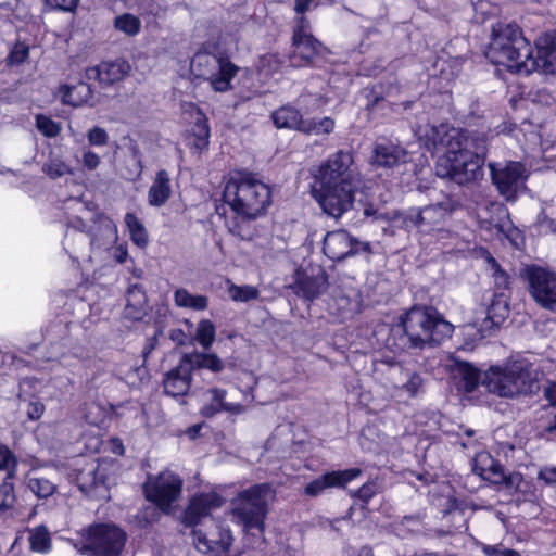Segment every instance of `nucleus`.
Segmentation results:
<instances>
[{
    "mask_svg": "<svg viewBox=\"0 0 556 556\" xmlns=\"http://www.w3.org/2000/svg\"><path fill=\"white\" fill-rule=\"evenodd\" d=\"M433 142L444 150L435 172L458 185L476 181L483 176L488 139L484 134L441 125L433 129Z\"/></svg>",
    "mask_w": 556,
    "mask_h": 556,
    "instance_id": "obj_1",
    "label": "nucleus"
},
{
    "mask_svg": "<svg viewBox=\"0 0 556 556\" xmlns=\"http://www.w3.org/2000/svg\"><path fill=\"white\" fill-rule=\"evenodd\" d=\"M224 202L243 222L262 216L271 203L270 188L248 172L229 175L223 191Z\"/></svg>",
    "mask_w": 556,
    "mask_h": 556,
    "instance_id": "obj_2",
    "label": "nucleus"
},
{
    "mask_svg": "<svg viewBox=\"0 0 556 556\" xmlns=\"http://www.w3.org/2000/svg\"><path fill=\"white\" fill-rule=\"evenodd\" d=\"M490 61L505 66L519 75L533 73V62L530 56V42L522 36L515 23L498 22L492 27V39L486 51Z\"/></svg>",
    "mask_w": 556,
    "mask_h": 556,
    "instance_id": "obj_3",
    "label": "nucleus"
},
{
    "mask_svg": "<svg viewBox=\"0 0 556 556\" xmlns=\"http://www.w3.org/2000/svg\"><path fill=\"white\" fill-rule=\"evenodd\" d=\"M406 344L424 350L440 344L453 333L454 326L432 306H413L401 317Z\"/></svg>",
    "mask_w": 556,
    "mask_h": 556,
    "instance_id": "obj_4",
    "label": "nucleus"
},
{
    "mask_svg": "<svg viewBox=\"0 0 556 556\" xmlns=\"http://www.w3.org/2000/svg\"><path fill=\"white\" fill-rule=\"evenodd\" d=\"M482 384L489 392L501 397H517L536 393L540 382L529 363L508 362L504 366H492L485 372Z\"/></svg>",
    "mask_w": 556,
    "mask_h": 556,
    "instance_id": "obj_5",
    "label": "nucleus"
},
{
    "mask_svg": "<svg viewBox=\"0 0 556 556\" xmlns=\"http://www.w3.org/2000/svg\"><path fill=\"white\" fill-rule=\"evenodd\" d=\"M273 489L267 483L253 485L238 494L232 501V515L245 531L256 530L258 534L264 530V517Z\"/></svg>",
    "mask_w": 556,
    "mask_h": 556,
    "instance_id": "obj_6",
    "label": "nucleus"
},
{
    "mask_svg": "<svg viewBox=\"0 0 556 556\" xmlns=\"http://www.w3.org/2000/svg\"><path fill=\"white\" fill-rule=\"evenodd\" d=\"M457 202L450 195L441 201L431 203L421 208H412L405 223L416 227L422 233H446L445 225L457 207Z\"/></svg>",
    "mask_w": 556,
    "mask_h": 556,
    "instance_id": "obj_7",
    "label": "nucleus"
},
{
    "mask_svg": "<svg viewBox=\"0 0 556 556\" xmlns=\"http://www.w3.org/2000/svg\"><path fill=\"white\" fill-rule=\"evenodd\" d=\"M318 185L358 186L359 174L349 151H337L328 156L314 172Z\"/></svg>",
    "mask_w": 556,
    "mask_h": 556,
    "instance_id": "obj_8",
    "label": "nucleus"
},
{
    "mask_svg": "<svg viewBox=\"0 0 556 556\" xmlns=\"http://www.w3.org/2000/svg\"><path fill=\"white\" fill-rule=\"evenodd\" d=\"M126 542V533L115 525L99 523L89 527L79 548L94 556H119Z\"/></svg>",
    "mask_w": 556,
    "mask_h": 556,
    "instance_id": "obj_9",
    "label": "nucleus"
},
{
    "mask_svg": "<svg viewBox=\"0 0 556 556\" xmlns=\"http://www.w3.org/2000/svg\"><path fill=\"white\" fill-rule=\"evenodd\" d=\"M143 489L149 502L164 514H170L173 505L181 496L182 479L169 470H164L157 476H149Z\"/></svg>",
    "mask_w": 556,
    "mask_h": 556,
    "instance_id": "obj_10",
    "label": "nucleus"
},
{
    "mask_svg": "<svg viewBox=\"0 0 556 556\" xmlns=\"http://www.w3.org/2000/svg\"><path fill=\"white\" fill-rule=\"evenodd\" d=\"M491 179L497 191L507 201H515L518 192L525 187L527 169L520 162L489 163Z\"/></svg>",
    "mask_w": 556,
    "mask_h": 556,
    "instance_id": "obj_11",
    "label": "nucleus"
},
{
    "mask_svg": "<svg viewBox=\"0 0 556 556\" xmlns=\"http://www.w3.org/2000/svg\"><path fill=\"white\" fill-rule=\"evenodd\" d=\"M528 290L533 300L543 308L556 313V274L540 266L531 265L522 269Z\"/></svg>",
    "mask_w": 556,
    "mask_h": 556,
    "instance_id": "obj_12",
    "label": "nucleus"
},
{
    "mask_svg": "<svg viewBox=\"0 0 556 556\" xmlns=\"http://www.w3.org/2000/svg\"><path fill=\"white\" fill-rule=\"evenodd\" d=\"M357 188L358 186L319 185L313 193L327 215L339 218L352 207Z\"/></svg>",
    "mask_w": 556,
    "mask_h": 556,
    "instance_id": "obj_13",
    "label": "nucleus"
},
{
    "mask_svg": "<svg viewBox=\"0 0 556 556\" xmlns=\"http://www.w3.org/2000/svg\"><path fill=\"white\" fill-rule=\"evenodd\" d=\"M208 526L192 530L193 544L195 548L203 554H214L219 556L227 553L233 542V536L229 528L210 519Z\"/></svg>",
    "mask_w": 556,
    "mask_h": 556,
    "instance_id": "obj_14",
    "label": "nucleus"
},
{
    "mask_svg": "<svg viewBox=\"0 0 556 556\" xmlns=\"http://www.w3.org/2000/svg\"><path fill=\"white\" fill-rule=\"evenodd\" d=\"M325 255L332 261H342L359 253H370L369 242H362L353 238L345 230L329 231L323 242Z\"/></svg>",
    "mask_w": 556,
    "mask_h": 556,
    "instance_id": "obj_15",
    "label": "nucleus"
},
{
    "mask_svg": "<svg viewBox=\"0 0 556 556\" xmlns=\"http://www.w3.org/2000/svg\"><path fill=\"white\" fill-rule=\"evenodd\" d=\"M391 394L396 399L410 400L425 391V378L412 368L395 366L390 372Z\"/></svg>",
    "mask_w": 556,
    "mask_h": 556,
    "instance_id": "obj_16",
    "label": "nucleus"
},
{
    "mask_svg": "<svg viewBox=\"0 0 556 556\" xmlns=\"http://www.w3.org/2000/svg\"><path fill=\"white\" fill-rule=\"evenodd\" d=\"M92 225L88 226L81 217L77 218V225L81 231L88 232L90 244L99 249H106L117 241V228L111 218L103 214H94L91 218Z\"/></svg>",
    "mask_w": 556,
    "mask_h": 556,
    "instance_id": "obj_17",
    "label": "nucleus"
},
{
    "mask_svg": "<svg viewBox=\"0 0 556 556\" xmlns=\"http://www.w3.org/2000/svg\"><path fill=\"white\" fill-rule=\"evenodd\" d=\"M535 51L530 46V56L527 61L533 62V72L539 71L544 74L556 73V31H547L535 40Z\"/></svg>",
    "mask_w": 556,
    "mask_h": 556,
    "instance_id": "obj_18",
    "label": "nucleus"
},
{
    "mask_svg": "<svg viewBox=\"0 0 556 556\" xmlns=\"http://www.w3.org/2000/svg\"><path fill=\"white\" fill-rule=\"evenodd\" d=\"M224 500L214 492L194 495L185 510L182 522L187 527H198L213 509L219 508Z\"/></svg>",
    "mask_w": 556,
    "mask_h": 556,
    "instance_id": "obj_19",
    "label": "nucleus"
},
{
    "mask_svg": "<svg viewBox=\"0 0 556 556\" xmlns=\"http://www.w3.org/2000/svg\"><path fill=\"white\" fill-rule=\"evenodd\" d=\"M192 372V365L184 355L179 364L164 376V392L173 397L187 395L191 387Z\"/></svg>",
    "mask_w": 556,
    "mask_h": 556,
    "instance_id": "obj_20",
    "label": "nucleus"
},
{
    "mask_svg": "<svg viewBox=\"0 0 556 556\" xmlns=\"http://www.w3.org/2000/svg\"><path fill=\"white\" fill-rule=\"evenodd\" d=\"M293 51L290 54V63L292 66L302 67L311 64L313 60L321 55L326 48L313 36L292 37Z\"/></svg>",
    "mask_w": 556,
    "mask_h": 556,
    "instance_id": "obj_21",
    "label": "nucleus"
},
{
    "mask_svg": "<svg viewBox=\"0 0 556 556\" xmlns=\"http://www.w3.org/2000/svg\"><path fill=\"white\" fill-rule=\"evenodd\" d=\"M129 72V63L123 59H116L87 68L85 76L89 80H99L101 84L110 85L123 80Z\"/></svg>",
    "mask_w": 556,
    "mask_h": 556,
    "instance_id": "obj_22",
    "label": "nucleus"
},
{
    "mask_svg": "<svg viewBox=\"0 0 556 556\" xmlns=\"http://www.w3.org/2000/svg\"><path fill=\"white\" fill-rule=\"evenodd\" d=\"M362 470L358 468H350L345 470H337L327 472L317 479L311 481L305 486V494L308 496H317L320 494L324 490L328 488H342L348 482L354 480L358 476H361Z\"/></svg>",
    "mask_w": 556,
    "mask_h": 556,
    "instance_id": "obj_23",
    "label": "nucleus"
},
{
    "mask_svg": "<svg viewBox=\"0 0 556 556\" xmlns=\"http://www.w3.org/2000/svg\"><path fill=\"white\" fill-rule=\"evenodd\" d=\"M408 160V152L392 142L377 143L374 150V161L380 167L393 168L405 164Z\"/></svg>",
    "mask_w": 556,
    "mask_h": 556,
    "instance_id": "obj_24",
    "label": "nucleus"
},
{
    "mask_svg": "<svg viewBox=\"0 0 556 556\" xmlns=\"http://www.w3.org/2000/svg\"><path fill=\"white\" fill-rule=\"evenodd\" d=\"M191 116L193 125L189 135V146L193 149L194 153L200 155L203 151L207 150L210 143L208 119L199 109H195Z\"/></svg>",
    "mask_w": 556,
    "mask_h": 556,
    "instance_id": "obj_25",
    "label": "nucleus"
},
{
    "mask_svg": "<svg viewBox=\"0 0 556 556\" xmlns=\"http://www.w3.org/2000/svg\"><path fill=\"white\" fill-rule=\"evenodd\" d=\"M239 72V67L227 56H224L216 66L212 76L207 77L211 88L215 92H227L233 88L232 79Z\"/></svg>",
    "mask_w": 556,
    "mask_h": 556,
    "instance_id": "obj_26",
    "label": "nucleus"
},
{
    "mask_svg": "<svg viewBox=\"0 0 556 556\" xmlns=\"http://www.w3.org/2000/svg\"><path fill=\"white\" fill-rule=\"evenodd\" d=\"M147 314V295L142 286L130 285L126 292L124 316L130 320H141Z\"/></svg>",
    "mask_w": 556,
    "mask_h": 556,
    "instance_id": "obj_27",
    "label": "nucleus"
},
{
    "mask_svg": "<svg viewBox=\"0 0 556 556\" xmlns=\"http://www.w3.org/2000/svg\"><path fill=\"white\" fill-rule=\"evenodd\" d=\"M211 395V402L203 406L202 414L205 417H212L218 413L227 412L231 414H241L244 412V406L239 403L227 402L226 390L212 388L207 391Z\"/></svg>",
    "mask_w": 556,
    "mask_h": 556,
    "instance_id": "obj_28",
    "label": "nucleus"
},
{
    "mask_svg": "<svg viewBox=\"0 0 556 556\" xmlns=\"http://www.w3.org/2000/svg\"><path fill=\"white\" fill-rule=\"evenodd\" d=\"M172 194L170 178L165 169H160L149 189V204L161 206L169 199Z\"/></svg>",
    "mask_w": 556,
    "mask_h": 556,
    "instance_id": "obj_29",
    "label": "nucleus"
},
{
    "mask_svg": "<svg viewBox=\"0 0 556 556\" xmlns=\"http://www.w3.org/2000/svg\"><path fill=\"white\" fill-rule=\"evenodd\" d=\"M224 58L222 54H214L207 51H199L191 59V72L199 78L207 79L212 76L218 66V62Z\"/></svg>",
    "mask_w": 556,
    "mask_h": 556,
    "instance_id": "obj_30",
    "label": "nucleus"
},
{
    "mask_svg": "<svg viewBox=\"0 0 556 556\" xmlns=\"http://www.w3.org/2000/svg\"><path fill=\"white\" fill-rule=\"evenodd\" d=\"M473 471L481 476L484 480L498 484L505 480L502 466L486 453L478 455Z\"/></svg>",
    "mask_w": 556,
    "mask_h": 556,
    "instance_id": "obj_31",
    "label": "nucleus"
},
{
    "mask_svg": "<svg viewBox=\"0 0 556 556\" xmlns=\"http://www.w3.org/2000/svg\"><path fill=\"white\" fill-rule=\"evenodd\" d=\"M62 102L72 106L87 104L92 99V89L87 83H78L75 86H64L61 88Z\"/></svg>",
    "mask_w": 556,
    "mask_h": 556,
    "instance_id": "obj_32",
    "label": "nucleus"
},
{
    "mask_svg": "<svg viewBox=\"0 0 556 556\" xmlns=\"http://www.w3.org/2000/svg\"><path fill=\"white\" fill-rule=\"evenodd\" d=\"M188 363L192 365V370L208 369L214 374L224 370L225 363L214 353L192 352L185 354Z\"/></svg>",
    "mask_w": 556,
    "mask_h": 556,
    "instance_id": "obj_33",
    "label": "nucleus"
},
{
    "mask_svg": "<svg viewBox=\"0 0 556 556\" xmlns=\"http://www.w3.org/2000/svg\"><path fill=\"white\" fill-rule=\"evenodd\" d=\"M271 118L275 126L278 128H289L299 131L302 130V124H304L305 121L302 118V115L299 112V110L291 105H285L277 109L271 114Z\"/></svg>",
    "mask_w": 556,
    "mask_h": 556,
    "instance_id": "obj_34",
    "label": "nucleus"
},
{
    "mask_svg": "<svg viewBox=\"0 0 556 556\" xmlns=\"http://www.w3.org/2000/svg\"><path fill=\"white\" fill-rule=\"evenodd\" d=\"M454 376L459 379V389L467 393L472 392L480 380V372L467 362H455Z\"/></svg>",
    "mask_w": 556,
    "mask_h": 556,
    "instance_id": "obj_35",
    "label": "nucleus"
},
{
    "mask_svg": "<svg viewBox=\"0 0 556 556\" xmlns=\"http://www.w3.org/2000/svg\"><path fill=\"white\" fill-rule=\"evenodd\" d=\"M174 302L178 307L193 311H205L208 306V299L205 295H194L188 290L179 288L174 292Z\"/></svg>",
    "mask_w": 556,
    "mask_h": 556,
    "instance_id": "obj_36",
    "label": "nucleus"
},
{
    "mask_svg": "<svg viewBox=\"0 0 556 556\" xmlns=\"http://www.w3.org/2000/svg\"><path fill=\"white\" fill-rule=\"evenodd\" d=\"M25 483L38 498H47L56 491V485L47 478L38 477L28 472L25 477Z\"/></svg>",
    "mask_w": 556,
    "mask_h": 556,
    "instance_id": "obj_37",
    "label": "nucleus"
},
{
    "mask_svg": "<svg viewBox=\"0 0 556 556\" xmlns=\"http://www.w3.org/2000/svg\"><path fill=\"white\" fill-rule=\"evenodd\" d=\"M77 482L83 492L90 493L92 490L103 484L104 481L102 477L97 475V467L88 465L77 473Z\"/></svg>",
    "mask_w": 556,
    "mask_h": 556,
    "instance_id": "obj_38",
    "label": "nucleus"
},
{
    "mask_svg": "<svg viewBox=\"0 0 556 556\" xmlns=\"http://www.w3.org/2000/svg\"><path fill=\"white\" fill-rule=\"evenodd\" d=\"M125 223L130 232L132 242L140 248L146 247L148 243V235L137 216L134 213H127L125 215Z\"/></svg>",
    "mask_w": 556,
    "mask_h": 556,
    "instance_id": "obj_39",
    "label": "nucleus"
},
{
    "mask_svg": "<svg viewBox=\"0 0 556 556\" xmlns=\"http://www.w3.org/2000/svg\"><path fill=\"white\" fill-rule=\"evenodd\" d=\"M228 296L235 302H249L260 296V291L253 286H237L228 281Z\"/></svg>",
    "mask_w": 556,
    "mask_h": 556,
    "instance_id": "obj_40",
    "label": "nucleus"
},
{
    "mask_svg": "<svg viewBox=\"0 0 556 556\" xmlns=\"http://www.w3.org/2000/svg\"><path fill=\"white\" fill-rule=\"evenodd\" d=\"M326 286L327 281L324 276L305 278L299 281V288L301 292L308 300L317 298L321 292L326 290Z\"/></svg>",
    "mask_w": 556,
    "mask_h": 556,
    "instance_id": "obj_41",
    "label": "nucleus"
},
{
    "mask_svg": "<svg viewBox=\"0 0 556 556\" xmlns=\"http://www.w3.org/2000/svg\"><path fill=\"white\" fill-rule=\"evenodd\" d=\"M215 334L216 329L211 320L203 319L198 324L195 339L204 350H208L212 346Z\"/></svg>",
    "mask_w": 556,
    "mask_h": 556,
    "instance_id": "obj_42",
    "label": "nucleus"
},
{
    "mask_svg": "<svg viewBox=\"0 0 556 556\" xmlns=\"http://www.w3.org/2000/svg\"><path fill=\"white\" fill-rule=\"evenodd\" d=\"M114 26L117 30L128 36H135L141 29V22L137 16L125 13L115 17Z\"/></svg>",
    "mask_w": 556,
    "mask_h": 556,
    "instance_id": "obj_43",
    "label": "nucleus"
},
{
    "mask_svg": "<svg viewBox=\"0 0 556 556\" xmlns=\"http://www.w3.org/2000/svg\"><path fill=\"white\" fill-rule=\"evenodd\" d=\"M334 128V122L330 117H324L320 121L305 119L302 124V132L308 135L330 134Z\"/></svg>",
    "mask_w": 556,
    "mask_h": 556,
    "instance_id": "obj_44",
    "label": "nucleus"
},
{
    "mask_svg": "<svg viewBox=\"0 0 556 556\" xmlns=\"http://www.w3.org/2000/svg\"><path fill=\"white\" fill-rule=\"evenodd\" d=\"M496 299L488 308V315L485 323H491L492 326H498L508 314V306L506 302L500 296L495 295Z\"/></svg>",
    "mask_w": 556,
    "mask_h": 556,
    "instance_id": "obj_45",
    "label": "nucleus"
},
{
    "mask_svg": "<svg viewBox=\"0 0 556 556\" xmlns=\"http://www.w3.org/2000/svg\"><path fill=\"white\" fill-rule=\"evenodd\" d=\"M16 502L14 484H0V517L13 509Z\"/></svg>",
    "mask_w": 556,
    "mask_h": 556,
    "instance_id": "obj_46",
    "label": "nucleus"
},
{
    "mask_svg": "<svg viewBox=\"0 0 556 556\" xmlns=\"http://www.w3.org/2000/svg\"><path fill=\"white\" fill-rule=\"evenodd\" d=\"M30 548L34 552L47 553L50 549L49 533L43 528L35 529L29 536Z\"/></svg>",
    "mask_w": 556,
    "mask_h": 556,
    "instance_id": "obj_47",
    "label": "nucleus"
},
{
    "mask_svg": "<svg viewBox=\"0 0 556 556\" xmlns=\"http://www.w3.org/2000/svg\"><path fill=\"white\" fill-rule=\"evenodd\" d=\"M36 127L43 136L49 138L56 137L61 131L59 123L42 114L36 116Z\"/></svg>",
    "mask_w": 556,
    "mask_h": 556,
    "instance_id": "obj_48",
    "label": "nucleus"
},
{
    "mask_svg": "<svg viewBox=\"0 0 556 556\" xmlns=\"http://www.w3.org/2000/svg\"><path fill=\"white\" fill-rule=\"evenodd\" d=\"M486 260L491 266L492 277L494 279V283L497 290H505L508 288L509 278L508 275L501 268L498 263L492 257L489 253H486Z\"/></svg>",
    "mask_w": 556,
    "mask_h": 556,
    "instance_id": "obj_49",
    "label": "nucleus"
},
{
    "mask_svg": "<svg viewBox=\"0 0 556 556\" xmlns=\"http://www.w3.org/2000/svg\"><path fill=\"white\" fill-rule=\"evenodd\" d=\"M43 173H46L50 178L56 179L68 173H71L70 167L60 159L51 157L42 167Z\"/></svg>",
    "mask_w": 556,
    "mask_h": 556,
    "instance_id": "obj_50",
    "label": "nucleus"
},
{
    "mask_svg": "<svg viewBox=\"0 0 556 556\" xmlns=\"http://www.w3.org/2000/svg\"><path fill=\"white\" fill-rule=\"evenodd\" d=\"M78 162L81 164L83 168L93 172L100 166L101 157L90 148H83L81 156L78 159Z\"/></svg>",
    "mask_w": 556,
    "mask_h": 556,
    "instance_id": "obj_51",
    "label": "nucleus"
},
{
    "mask_svg": "<svg viewBox=\"0 0 556 556\" xmlns=\"http://www.w3.org/2000/svg\"><path fill=\"white\" fill-rule=\"evenodd\" d=\"M87 140L91 147H103L109 142V134L104 128L94 126L88 130Z\"/></svg>",
    "mask_w": 556,
    "mask_h": 556,
    "instance_id": "obj_52",
    "label": "nucleus"
},
{
    "mask_svg": "<svg viewBox=\"0 0 556 556\" xmlns=\"http://www.w3.org/2000/svg\"><path fill=\"white\" fill-rule=\"evenodd\" d=\"M79 0H43V3L50 10H60L63 12H73Z\"/></svg>",
    "mask_w": 556,
    "mask_h": 556,
    "instance_id": "obj_53",
    "label": "nucleus"
},
{
    "mask_svg": "<svg viewBox=\"0 0 556 556\" xmlns=\"http://www.w3.org/2000/svg\"><path fill=\"white\" fill-rule=\"evenodd\" d=\"M482 552L485 556H520V554L510 548L504 547L502 544L497 545H482Z\"/></svg>",
    "mask_w": 556,
    "mask_h": 556,
    "instance_id": "obj_54",
    "label": "nucleus"
},
{
    "mask_svg": "<svg viewBox=\"0 0 556 556\" xmlns=\"http://www.w3.org/2000/svg\"><path fill=\"white\" fill-rule=\"evenodd\" d=\"M538 480L542 481L545 485H556V467H543L538 472Z\"/></svg>",
    "mask_w": 556,
    "mask_h": 556,
    "instance_id": "obj_55",
    "label": "nucleus"
},
{
    "mask_svg": "<svg viewBox=\"0 0 556 556\" xmlns=\"http://www.w3.org/2000/svg\"><path fill=\"white\" fill-rule=\"evenodd\" d=\"M15 460H17L16 455L8 445L0 443V470L8 468Z\"/></svg>",
    "mask_w": 556,
    "mask_h": 556,
    "instance_id": "obj_56",
    "label": "nucleus"
},
{
    "mask_svg": "<svg viewBox=\"0 0 556 556\" xmlns=\"http://www.w3.org/2000/svg\"><path fill=\"white\" fill-rule=\"evenodd\" d=\"M378 492V485L376 482H367L357 490V496L363 502H368Z\"/></svg>",
    "mask_w": 556,
    "mask_h": 556,
    "instance_id": "obj_57",
    "label": "nucleus"
},
{
    "mask_svg": "<svg viewBox=\"0 0 556 556\" xmlns=\"http://www.w3.org/2000/svg\"><path fill=\"white\" fill-rule=\"evenodd\" d=\"M45 412V406L39 400L30 401L27 407V416L31 420L39 419Z\"/></svg>",
    "mask_w": 556,
    "mask_h": 556,
    "instance_id": "obj_58",
    "label": "nucleus"
},
{
    "mask_svg": "<svg viewBox=\"0 0 556 556\" xmlns=\"http://www.w3.org/2000/svg\"><path fill=\"white\" fill-rule=\"evenodd\" d=\"M539 231L540 232H549V231H556V226L554 224V220L551 219L545 213H541L538 216L536 220Z\"/></svg>",
    "mask_w": 556,
    "mask_h": 556,
    "instance_id": "obj_59",
    "label": "nucleus"
},
{
    "mask_svg": "<svg viewBox=\"0 0 556 556\" xmlns=\"http://www.w3.org/2000/svg\"><path fill=\"white\" fill-rule=\"evenodd\" d=\"M300 35L301 37L312 36L309 34V22L306 17L301 16L298 21V25L294 28L293 37Z\"/></svg>",
    "mask_w": 556,
    "mask_h": 556,
    "instance_id": "obj_60",
    "label": "nucleus"
},
{
    "mask_svg": "<svg viewBox=\"0 0 556 556\" xmlns=\"http://www.w3.org/2000/svg\"><path fill=\"white\" fill-rule=\"evenodd\" d=\"M37 379L35 378H24L21 382H20V392L17 394L18 399L20 400H25V395L27 393V388L28 389H31V388H35V384L37 383Z\"/></svg>",
    "mask_w": 556,
    "mask_h": 556,
    "instance_id": "obj_61",
    "label": "nucleus"
},
{
    "mask_svg": "<svg viewBox=\"0 0 556 556\" xmlns=\"http://www.w3.org/2000/svg\"><path fill=\"white\" fill-rule=\"evenodd\" d=\"M17 465H18V460H15V463H12L11 465H9L8 468H4V469L1 470V471L5 472V477H4L3 481H2V483H7L8 482V484H14L12 482V480L16 477Z\"/></svg>",
    "mask_w": 556,
    "mask_h": 556,
    "instance_id": "obj_62",
    "label": "nucleus"
},
{
    "mask_svg": "<svg viewBox=\"0 0 556 556\" xmlns=\"http://www.w3.org/2000/svg\"><path fill=\"white\" fill-rule=\"evenodd\" d=\"M544 397L551 405H556V382H548L544 387Z\"/></svg>",
    "mask_w": 556,
    "mask_h": 556,
    "instance_id": "obj_63",
    "label": "nucleus"
},
{
    "mask_svg": "<svg viewBox=\"0 0 556 556\" xmlns=\"http://www.w3.org/2000/svg\"><path fill=\"white\" fill-rule=\"evenodd\" d=\"M542 435L547 440H556V415L553 421L542 429Z\"/></svg>",
    "mask_w": 556,
    "mask_h": 556,
    "instance_id": "obj_64",
    "label": "nucleus"
}]
</instances>
